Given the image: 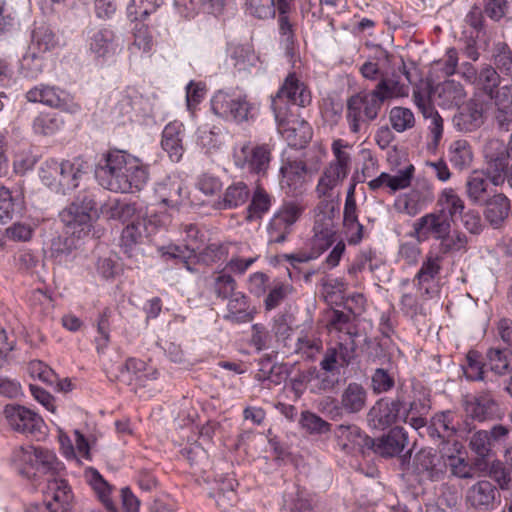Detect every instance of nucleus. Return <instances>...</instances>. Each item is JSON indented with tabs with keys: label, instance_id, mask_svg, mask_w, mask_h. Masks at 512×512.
Instances as JSON below:
<instances>
[{
	"label": "nucleus",
	"instance_id": "1",
	"mask_svg": "<svg viewBox=\"0 0 512 512\" xmlns=\"http://www.w3.org/2000/svg\"><path fill=\"white\" fill-rule=\"evenodd\" d=\"M409 95V86L395 74L382 77L373 89L361 90L347 99L346 121L353 134L366 133L385 102Z\"/></svg>",
	"mask_w": 512,
	"mask_h": 512
},
{
	"label": "nucleus",
	"instance_id": "2",
	"mask_svg": "<svg viewBox=\"0 0 512 512\" xmlns=\"http://www.w3.org/2000/svg\"><path fill=\"white\" fill-rule=\"evenodd\" d=\"M148 165L118 149L103 153L95 168L99 184L112 192L140 191L149 180Z\"/></svg>",
	"mask_w": 512,
	"mask_h": 512
},
{
	"label": "nucleus",
	"instance_id": "3",
	"mask_svg": "<svg viewBox=\"0 0 512 512\" xmlns=\"http://www.w3.org/2000/svg\"><path fill=\"white\" fill-rule=\"evenodd\" d=\"M355 349L342 342L328 347L319 362V368L310 370L313 393L335 390L341 383V368L348 367L354 358Z\"/></svg>",
	"mask_w": 512,
	"mask_h": 512
},
{
	"label": "nucleus",
	"instance_id": "4",
	"mask_svg": "<svg viewBox=\"0 0 512 512\" xmlns=\"http://www.w3.org/2000/svg\"><path fill=\"white\" fill-rule=\"evenodd\" d=\"M102 194V190L97 187L80 190L74 200L60 212V219L69 233L80 238L90 231L93 217L98 216L104 204L100 200Z\"/></svg>",
	"mask_w": 512,
	"mask_h": 512
},
{
	"label": "nucleus",
	"instance_id": "5",
	"mask_svg": "<svg viewBox=\"0 0 512 512\" xmlns=\"http://www.w3.org/2000/svg\"><path fill=\"white\" fill-rule=\"evenodd\" d=\"M311 101V92L308 87L296 77L295 73H290L276 95L272 97L271 102L279 129H294L289 126L293 122L290 118L294 116L290 110L291 105L306 107Z\"/></svg>",
	"mask_w": 512,
	"mask_h": 512
},
{
	"label": "nucleus",
	"instance_id": "6",
	"mask_svg": "<svg viewBox=\"0 0 512 512\" xmlns=\"http://www.w3.org/2000/svg\"><path fill=\"white\" fill-rule=\"evenodd\" d=\"M351 146L342 139H335L331 144L333 159L323 168L316 192L320 197H328L348 177L352 167Z\"/></svg>",
	"mask_w": 512,
	"mask_h": 512
},
{
	"label": "nucleus",
	"instance_id": "7",
	"mask_svg": "<svg viewBox=\"0 0 512 512\" xmlns=\"http://www.w3.org/2000/svg\"><path fill=\"white\" fill-rule=\"evenodd\" d=\"M396 403L400 404L401 421L416 430L427 424L426 415L430 410V395L424 389H408L400 386L396 392Z\"/></svg>",
	"mask_w": 512,
	"mask_h": 512
},
{
	"label": "nucleus",
	"instance_id": "8",
	"mask_svg": "<svg viewBox=\"0 0 512 512\" xmlns=\"http://www.w3.org/2000/svg\"><path fill=\"white\" fill-rule=\"evenodd\" d=\"M305 209V204L300 200L283 201L267 225L269 243L285 242Z\"/></svg>",
	"mask_w": 512,
	"mask_h": 512
},
{
	"label": "nucleus",
	"instance_id": "9",
	"mask_svg": "<svg viewBox=\"0 0 512 512\" xmlns=\"http://www.w3.org/2000/svg\"><path fill=\"white\" fill-rule=\"evenodd\" d=\"M211 109L219 117L240 123L253 117L255 104L246 95L219 90L211 99Z\"/></svg>",
	"mask_w": 512,
	"mask_h": 512
},
{
	"label": "nucleus",
	"instance_id": "10",
	"mask_svg": "<svg viewBox=\"0 0 512 512\" xmlns=\"http://www.w3.org/2000/svg\"><path fill=\"white\" fill-rule=\"evenodd\" d=\"M234 161L237 167L258 176H265L270 166L271 151L268 145L247 142L234 152Z\"/></svg>",
	"mask_w": 512,
	"mask_h": 512
},
{
	"label": "nucleus",
	"instance_id": "11",
	"mask_svg": "<svg viewBox=\"0 0 512 512\" xmlns=\"http://www.w3.org/2000/svg\"><path fill=\"white\" fill-rule=\"evenodd\" d=\"M13 461L20 464H28L36 472L42 474H54L60 466L54 452L42 447H19L13 453Z\"/></svg>",
	"mask_w": 512,
	"mask_h": 512
},
{
	"label": "nucleus",
	"instance_id": "12",
	"mask_svg": "<svg viewBox=\"0 0 512 512\" xmlns=\"http://www.w3.org/2000/svg\"><path fill=\"white\" fill-rule=\"evenodd\" d=\"M26 99L29 102L41 103L69 113H75L80 110V106L73 102L71 96L66 91L55 86L37 85L26 93Z\"/></svg>",
	"mask_w": 512,
	"mask_h": 512
},
{
	"label": "nucleus",
	"instance_id": "13",
	"mask_svg": "<svg viewBox=\"0 0 512 512\" xmlns=\"http://www.w3.org/2000/svg\"><path fill=\"white\" fill-rule=\"evenodd\" d=\"M442 257L435 253H428L418 272L414 276L413 284L424 300L432 298L436 292V281L441 273Z\"/></svg>",
	"mask_w": 512,
	"mask_h": 512
},
{
	"label": "nucleus",
	"instance_id": "14",
	"mask_svg": "<svg viewBox=\"0 0 512 512\" xmlns=\"http://www.w3.org/2000/svg\"><path fill=\"white\" fill-rule=\"evenodd\" d=\"M451 231V223L443 212L427 213L413 223V234L419 241L429 238L441 240L446 238Z\"/></svg>",
	"mask_w": 512,
	"mask_h": 512
},
{
	"label": "nucleus",
	"instance_id": "15",
	"mask_svg": "<svg viewBox=\"0 0 512 512\" xmlns=\"http://www.w3.org/2000/svg\"><path fill=\"white\" fill-rule=\"evenodd\" d=\"M444 450L445 448H443L441 454L432 448H424L418 451L413 458L414 471L419 476L431 481L442 479L447 469Z\"/></svg>",
	"mask_w": 512,
	"mask_h": 512
},
{
	"label": "nucleus",
	"instance_id": "16",
	"mask_svg": "<svg viewBox=\"0 0 512 512\" xmlns=\"http://www.w3.org/2000/svg\"><path fill=\"white\" fill-rule=\"evenodd\" d=\"M4 414L12 429L25 435H35L44 426L43 419L37 413L21 405H6Z\"/></svg>",
	"mask_w": 512,
	"mask_h": 512
},
{
	"label": "nucleus",
	"instance_id": "17",
	"mask_svg": "<svg viewBox=\"0 0 512 512\" xmlns=\"http://www.w3.org/2000/svg\"><path fill=\"white\" fill-rule=\"evenodd\" d=\"M399 421L401 409L396 403V396L377 400L367 413L368 425L374 429L384 430Z\"/></svg>",
	"mask_w": 512,
	"mask_h": 512
},
{
	"label": "nucleus",
	"instance_id": "18",
	"mask_svg": "<svg viewBox=\"0 0 512 512\" xmlns=\"http://www.w3.org/2000/svg\"><path fill=\"white\" fill-rule=\"evenodd\" d=\"M465 403L466 412L477 421L493 420L501 416L499 402L490 390L477 392Z\"/></svg>",
	"mask_w": 512,
	"mask_h": 512
},
{
	"label": "nucleus",
	"instance_id": "19",
	"mask_svg": "<svg viewBox=\"0 0 512 512\" xmlns=\"http://www.w3.org/2000/svg\"><path fill=\"white\" fill-rule=\"evenodd\" d=\"M500 497L496 486L488 480H480L470 486L465 495L466 504L477 512H488Z\"/></svg>",
	"mask_w": 512,
	"mask_h": 512
},
{
	"label": "nucleus",
	"instance_id": "20",
	"mask_svg": "<svg viewBox=\"0 0 512 512\" xmlns=\"http://www.w3.org/2000/svg\"><path fill=\"white\" fill-rule=\"evenodd\" d=\"M334 435L338 446L346 453H351L357 449L364 453L365 450H369V445H373L372 437L365 434L355 424L338 425Z\"/></svg>",
	"mask_w": 512,
	"mask_h": 512
},
{
	"label": "nucleus",
	"instance_id": "21",
	"mask_svg": "<svg viewBox=\"0 0 512 512\" xmlns=\"http://www.w3.org/2000/svg\"><path fill=\"white\" fill-rule=\"evenodd\" d=\"M372 442L373 445H369V450L381 457L392 458L400 455L407 446L408 436L402 427L396 426L381 437L372 438Z\"/></svg>",
	"mask_w": 512,
	"mask_h": 512
},
{
	"label": "nucleus",
	"instance_id": "22",
	"mask_svg": "<svg viewBox=\"0 0 512 512\" xmlns=\"http://www.w3.org/2000/svg\"><path fill=\"white\" fill-rule=\"evenodd\" d=\"M453 125L460 132H473L484 123L483 105L475 100H468L453 116Z\"/></svg>",
	"mask_w": 512,
	"mask_h": 512
},
{
	"label": "nucleus",
	"instance_id": "23",
	"mask_svg": "<svg viewBox=\"0 0 512 512\" xmlns=\"http://www.w3.org/2000/svg\"><path fill=\"white\" fill-rule=\"evenodd\" d=\"M430 97L442 108L459 107L464 103L466 91L461 83L446 80L431 90Z\"/></svg>",
	"mask_w": 512,
	"mask_h": 512
},
{
	"label": "nucleus",
	"instance_id": "24",
	"mask_svg": "<svg viewBox=\"0 0 512 512\" xmlns=\"http://www.w3.org/2000/svg\"><path fill=\"white\" fill-rule=\"evenodd\" d=\"M280 186L286 194L302 193L307 174V166L303 161H288L280 169Z\"/></svg>",
	"mask_w": 512,
	"mask_h": 512
},
{
	"label": "nucleus",
	"instance_id": "25",
	"mask_svg": "<svg viewBox=\"0 0 512 512\" xmlns=\"http://www.w3.org/2000/svg\"><path fill=\"white\" fill-rule=\"evenodd\" d=\"M283 512H313L311 493L297 483H288L282 497Z\"/></svg>",
	"mask_w": 512,
	"mask_h": 512
},
{
	"label": "nucleus",
	"instance_id": "26",
	"mask_svg": "<svg viewBox=\"0 0 512 512\" xmlns=\"http://www.w3.org/2000/svg\"><path fill=\"white\" fill-rule=\"evenodd\" d=\"M426 434L439 444H449L456 434L457 428L454 424V414L451 411H444L435 414L424 427Z\"/></svg>",
	"mask_w": 512,
	"mask_h": 512
},
{
	"label": "nucleus",
	"instance_id": "27",
	"mask_svg": "<svg viewBox=\"0 0 512 512\" xmlns=\"http://www.w3.org/2000/svg\"><path fill=\"white\" fill-rule=\"evenodd\" d=\"M223 319L234 324L247 323L254 319L256 310L251 306L249 297L238 291L229 297Z\"/></svg>",
	"mask_w": 512,
	"mask_h": 512
},
{
	"label": "nucleus",
	"instance_id": "28",
	"mask_svg": "<svg viewBox=\"0 0 512 512\" xmlns=\"http://www.w3.org/2000/svg\"><path fill=\"white\" fill-rule=\"evenodd\" d=\"M336 231L333 219L326 215L316 216L313 226V236L310 239V246L321 255L335 242Z\"/></svg>",
	"mask_w": 512,
	"mask_h": 512
},
{
	"label": "nucleus",
	"instance_id": "29",
	"mask_svg": "<svg viewBox=\"0 0 512 512\" xmlns=\"http://www.w3.org/2000/svg\"><path fill=\"white\" fill-rule=\"evenodd\" d=\"M45 496L50 512H65L72 500V491L66 480L52 478L48 480Z\"/></svg>",
	"mask_w": 512,
	"mask_h": 512
},
{
	"label": "nucleus",
	"instance_id": "30",
	"mask_svg": "<svg viewBox=\"0 0 512 512\" xmlns=\"http://www.w3.org/2000/svg\"><path fill=\"white\" fill-rule=\"evenodd\" d=\"M413 101L423 118L429 122L428 129L432 135L433 143L437 145L443 136V119L435 109L430 98H426L419 91H414Z\"/></svg>",
	"mask_w": 512,
	"mask_h": 512
},
{
	"label": "nucleus",
	"instance_id": "31",
	"mask_svg": "<svg viewBox=\"0 0 512 512\" xmlns=\"http://www.w3.org/2000/svg\"><path fill=\"white\" fill-rule=\"evenodd\" d=\"M88 167L87 161L81 157L61 161L58 185L62 187L63 192L66 189L77 188L83 176L87 174Z\"/></svg>",
	"mask_w": 512,
	"mask_h": 512
},
{
	"label": "nucleus",
	"instance_id": "32",
	"mask_svg": "<svg viewBox=\"0 0 512 512\" xmlns=\"http://www.w3.org/2000/svg\"><path fill=\"white\" fill-rule=\"evenodd\" d=\"M145 219L137 216L122 231L121 249L129 257H137L139 254V244L142 243L146 233Z\"/></svg>",
	"mask_w": 512,
	"mask_h": 512
},
{
	"label": "nucleus",
	"instance_id": "33",
	"mask_svg": "<svg viewBox=\"0 0 512 512\" xmlns=\"http://www.w3.org/2000/svg\"><path fill=\"white\" fill-rule=\"evenodd\" d=\"M183 133L184 126L178 121L168 123L162 132L161 146L173 162H179L183 156Z\"/></svg>",
	"mask_w": 512,
	"mask_h": 512
},
{
	"label": "nucleus",
	"instance_id": "34",
	"mask_svg": "<svg viewBox=\"0 0 512 512\" xmlns=\"http://www.w3.org/2000/svg\"><path fill=\"white\" fill-rule=\"evenodd\" d=\"M486 207L484 211L485 219L494 228H499L511 212V204L509 198L503 193L496 191L484 203Z\"/></svg>",
	"mask_w": 512,
	"mask_h": 512
},
{
	"label": "nucleus",
	"instance_id": "35",
	"mask_svg": "<svg viewBox=\"0 0 512 512\" xmlns=\"http://www.w3.org/2000/svg\"><path fill=\"white\" fill-rule=\"evenodd\" d=\"M118 48L115 33L109 28H101L90 36L89 49L98 58L112 57Z\"/></svg>",
	"mask_w": 512,
	"mask_h": 512
},
{
	"label": "nucleus",
	"instance_id": "36",
	"mask_svg": "<svg viewBox=\"0 0 512 512\" xmlns=\"http://www.w3.org/2000/svg\"><path fill=\"white\" fill-rule=\"evenodd\" d=\"M368 391L358 382H350L340 395V403L344 406L346 414H358L367 404Z\"/></svg>",
	"mask_w": 512,
	"mask_h": 512
},
{
	"label": "nucleus",
	"instance_id": "37",
	"mask_svg": "<svg viewBox=\"0 0 512 512\" xmlns=\"http://www.w3.org/2000/svg\"><path fill=\"white\" fill-rule=\"evenodd\" d=\"M466 194L469 200L476 205H484L495 192L489 187L487 175L483 172L473 171L466 180Z\"/></svg>",
	"mask_w": 512,
	"mask_h": 512
},
{
	"label": "nucleus",
	"instance_id": "38",
	"mask_svg": "<svg viewBox=\"0 0 512 512\" xmlns=\"http://www.w3.org/2000/svg\"><path fill=\"white\" fill-rule=\"evenodd\" d=\"M323 350V341L317 330H302L295 343V353L305 360H315Z\"/></svg>",
	"mask_w": 512,
	"mask_h": 512
},
{
	"label": "nucleus",
	"instance_id": "39",
	"mask_svg": "<svg viewBox=\"0 0 512 512\" xmlns=\"http://www.w3.org/2000/svg\"><path fill=\"white\" fill-rule=\"evenodd\" d=\"M58 44V39L51 27L44 23H35L31 32L29 48L37 53H47L53 50Z\"/></svg>",
	"mask_w": 512,
	"mask_h": 512
},
{
	"label": "nucleus",
	"instance_id": "40",
	"mask_svg": "<svg viewBox=\"0 0 512 512\" xmlns=\"http://www.w3.org/2000/svg\"><path fill=\"white\" fill-rule=\"evenodd\" d=\"M487 168H507L511 159L506 144L499 139L488 140L483 147Z\"/></svg>",
	"mask_w": 512,
	"mask_h": 512
},
{
	"label": "nucleus",
	"instance_id": "41",
	"mask_svg": "<svg viewBox=\"0 0 512 512\" xmlns=\"http://www.w3.org/2000/svg\"><path fill=\"white\" fill-rule=\"evenodd\" d=\"M501 75L490 64L483 65L479 70V76L474 82L475 89L482 95L490 98L501 89Z\"/></svg>",
	"mask_w": 512,
	"mask_h": 512
},
{
	"label": "nucleus",
	"instance_id": "42",
	"mask_svg": "<svg viewBox=\"0 0 512 512\" xmlns=\"http://www.w3.org/2000/svg\"><path fill=\"white\" fill-rule=\"evenodd\" d=\"M437 205L439 212H443L451 222H454L462 216L465 210V203L462 198L452 188H445L438 197Z\"/></svg>",
	"mask_w": 512,
	"mask_h": 512
},
{
	"label": "nucleus",
	"instance_id": "43",
	"mask_svg": "<svg viewBox=\"0 0 512 512\" xmlns=\"http://www.w3.org/2000/svg\"><path fill=\"white\" fill-rule=\"evenodd\" d=\"M273 197L261 186H257L251 195L247 206L246 220L249 222L260 220L270 210Z\"/></svg>",
	"mask_w": 512,
	"mask_h": 512
},
{
	"label": "nucleus",
	"instance_id": "44",
	"mask_svg": "<svg viewBox=\"0 0 512 512\" xmlns=\"http://www.w3.org/2000/svg\"><path fill=\"white\" fill-rule=\"evenodd\" d=\"M137 204L120 199H112L101 205V213L108 218L120 220L122 222L137 217Z\"/></svg>",
	"mask_w": 512,
	"mask_h": 512
},
{
	"label": "nucleus",
	"instance_id": "45",
	"mask_svg": "<svg viewBox=\"0 0 512 512\" xmlns=\"http://www.w3.org/2000/svg\"><path fill=\"white\" fill-rule=\"evenodd\" d=\"M452 446L453 451L456 454H448L444 450L447 467H449L451 473L458 478H472L473 468L469 465L465 458L461 456L462 444L454 440Z\"/></svg>",
	"mask_w": 512,
	"mask_h": 512
},
{
	"label": "nucleus",
	"instance_id": "46",
	"mask_svg": "<svg viewBox=\"0 0 512 512\" xmlns=\"http://www.w3.org/2000/svg\"><path fill=\"white\" fill-rule=\"evenodd\" d=\"M343 233L350 245H357L362 241L364 227L358 220V208L343 209Z\"/></svg>",
	"mask_w": 512,
	"mask_h": 512
},
{
	"label": "nucleus",
	"instance_id": "47",
	"mask_svg": "<svg viewBox=\"0 0 512 512\" xmlns=\"http://www.w3.org/2000/svg\"><path fill=\"white\" fill-rule=\"evenodd\" d=\"M293 287L288 282L280 279H273L265 295V310L271 311L279 307L292 293Z\"/></svg>",
	"mask_w": 512,
	"mask_h": 512
},
{
	"label": "nucleus",
	"instance_id": "48",
	"mask_svg": "<svg viewBox=\"0 0 512 512\" xmlns=\"http://www.w3.org/2000/svg\"><path fill=\"white\" fill-rule=\"evenodd\" d=\"M487 363L490 370L497 375L512 373V351L491 348L487 351Z\"/></svg>",
	"mask_w": 512,
	"mask_h": 512
},
{
	"label": "nucleus",
	"instance_id": "49",
	"mask_svg": "<svg viewBox=\"0 0 512 512\" xmlns=\"http://www.w3.org/2000/svg\"><path fill=\"white\" fill-rule=\"evenodd\" d=\"M211 289L214 295L222 300H226L238 292L236 280L225 269L212 275Z\"/></svg>",
	"mask_w": 512,
	"mask_h": 512
},
{
	"label": "nucleus",
	"instance_id": "50",
	"mask_svg": "<svg viewBox=\"0 0 512 512\" xmlns=\"http://www.w3.org/2000/svg\"><path fill=\"white\" fill-rule=\"evenodd\" d=\"M493 68L500 75L512 78V49L505 42H497L492 49Z\"/></svg>",
	"mask_w": 512,
	"mask_h": 512
},
{
	"label": "nucleus",
	"instance_id": "51",
	"mask_svg": "<svg viewBox=\"0 0 512 512\" xmlns=\"http://www.w3.org/2000/svg\"><path fill=\"white\" fill-rule=\"evenodd\" d=\"M250 197V190L246 183L239 181L228 186L223 194L221 207L232 209L247 202Z\"/></svg>",
	"mask_w": 512,
	"mask_h": 512
},
{
	"label": "nucleus",
	"instance_id": "52",
	"mask_svg": "<svg viewBox=\"0 0 512 512\" xmlns=\"http://www.w3.org/2000/svg\"><path fill=\"white\" fill-rule=\"evenodd\" d=\"M63 125V119L56 113H40L33 120L32 128L36 134L50 136L55 134Z\"/></svg>",
	"mask_w": 512,
	"mask_h": 512
},
{
	"label": "nucleus",
	"instance_id": "53",
	"mask_svg": "<svg viewBox=\"0 0 512 512\" xmlns=\"http://www.w3.org/2000/svg\"><path fill=\"white\" fill-rule=\"evenodd\" d=\"M389 122L398 133L405 132L415 126V116L411 109L402 106L392 107L389 111Z\"/></svg>",
	"mask_w": 512,
	"mask_h": 512
},
{
	"label": "nucleus",
	"instance_id": "54",
	"mask_svg": "<svg viewBox=\"0 0 512 512\" xmlns=\"http://www.w3.org/2000/svg\"><path fill=\"white\" fill-rule=\"evenodd\" d=\"M163 3L164 0H131L127 7L128 17L131 21H143Z\"/></svg>",
	"mask_w": 512,
	"mask_h": 512
},
{
	"label": "nucleus",
	"instance_id": "55",
	"mask_svg": "<svg viewBox=\"0 0 512 512\" xmlns=\"http://www.w3.org/2000/svg\"><path fill=\"white\" fill-rule=\"evenodd\" d=\"M319 109L323 121L330 127H333L338 124L342 117L343 104L340 100L327 96L322 99Z\"/></svg>",
	"mask_w": 512,
	"mask_h": 512
},
{
	"label": "nucleus",
	"instance_id": "56",
	"mask_svg": "<svg viewBox=\"0 0 512 512\" xmlns=\"http://www.w3.org/2000/svg\"><path fill=\"white\" fill-rule=\"evenodd\" d=\"M301 427L312 435H323L331 431L332 425L310 411H303L299 420Z\"/></svg>",
	"mask_w": 512,
	"mask_h": 512
},
{
	"label": "nucleus",
	"instance_id": "57",
	"mask_svg": "<svg viewBox=\"0 0 512 512\" xmlns=\"http://www.w3.org/2000/svg\"><path fill=\"white\" fill-rule=\"evenodd\" d=\"M44 53H37L28 47L21 60V70L26 77L36 78L43 72Z\"/></svg>",
	"mask_w": 512,
	"mask_h": 512
},
{
	"label": "nucleus",
	"instance_id": "58",
	"mask_svg": "<svg viewBox=\"0 0 512 512\" xmlns=\"http://www.w3.org/2000/svg\"><path fill=\"white\" fill-rule=\"evenodd\" d=\"M229 253V246L226 243H210L197 254L199 262L211 265L226 260Z\"/></svg>",
	"mask_w": 512,
	"mask_h": 512
},
{
	"label": "nucleus",
	"instance_id": "59",
	"mask_svg": "<svg viewBox=\"0 0 512 512\" xmlns=\"http://www.w3.org/2000/svg\"><path fill=\"white\" fill-rule=\"evenodd\" d=\"M158 191L162 198V202L170 207L180 205L185 198L183 195L184 187L178 181L164 183L159 187Z\"/></svg>",
	"mask_w": 512,
	"mask_h": 512
},
{
	"label": "nucleus",
	"instance_id": "60",
	"mask_svg": "<svg viewBox=\"0 0 512 512\" xmlns=\"http://www.w3.org/2000/svg\"><path fill=\"white\" fill-rule=\"evenodd\" d=\"M395 387V378L384 368H377L371 375V389L374 394L390 392Z\"/></svg>",
	"mask_w": 512,
	"mask_h": 512
},
{
	"label": "nucleus",
	"instance_id": "61",
	"mask_svg": "<svg viewBox=\"0 0 512 512\" xmlns=\"http://www.w3.org/2000/svg\"><path fill=\"white\" fill-rule=\"evenodd\" d=\"M90 483L106 509L109 512H117V509L110 498L111 486L104 480L98 471L94 470L92 472Z\"/></svg>",
	"mask_w": 512,
	"mask_h": 512
},
{
	"label": "nucleus",
	"instance_id": "62",
	"mask_svg": "<svg viewBox=\"0 0 512 512\" xmlns=\"http://www.w3.org/2000/svg\"><path fill=\"white\" fill-rule=\"evenodd\" d=\"M279 33L281 35V42L285 47L286 55L289 58L294 56L295 33L294 26L290 21L289 15L278 16Z\"/></svg>",
	"mask_w": 512,
	"mask_h": 512
},
{
	"label": "nucleus",
	"instance_id": "63",
	"mask_svg": "<svg viewBox=\"0 0 512 512\" xmlns=\"http://www.w3.org/2000/svg\"><path fill=\"white\" fill-rule=\"evenodd\" d=\"M484 365L478 352L469 351L466 356V364L463 366L465 377L470 381L484 380Z\"/></svg>",
	"mask_w": 512,
	"mask_h": 512
},
{
	"label": "nucleus",
	"instance_id": "64",
	"mask_svg": "<svg viewBox=\"0 0 512 512\" xmlns=\"http://www.w3.org/2000/svg\"><path fill=\"white\" fill-rule=\"evenodd\" d=\"M472 160L470 147L466 141H455L450 148V161L460 169L467 166Z\"/></svg>",
	"mask_w": 512,
	"mask_h": 512
}]
</instances>
